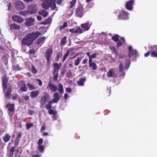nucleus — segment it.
Here are the masks:
<instances>
[{
  "mask_svg": "<svg viewBox=\"0 0 157 157\" xmlns=\"http://www.w3.org/2000/svg\"><path fill=\"white\" fill-rule=\"evenodd\" d=\"M41 34V33L38 31L28 34L22 40V45L28 46L30 45L33 41Z\"/></svg>",
  "mask_w": 157,
  "mask_h": 157,
  "instance_id": "nucleus-1",
  "label": "nucleus"
},
{
  "mask_svg": "<svg viewBox=\"0 0 157 157\" xmlns=\"http://www.w3.org/2000/svg\"><path fill=\"white\" fill-rule=\"evenodd\" d=\"M1 80L3 92L5 93L6 90L7 89L5 94V96L10 98L11 96L10 94L12 92V90L10 87L7 88V83L9 80V78L6 75H5L2 76Z\"/></svg>",
  "mask_w": 157,
  "mask_h": 157,
  "instance_id": "nucleus-2",
  "label": "nucleus"
},
{
  "mask_svg": "<svg viewBox=\"0 0 157 157\" xmlns=\"http://www.w3.org/2000/svg\"><path fill=\"white\" fill-rule=\"evenodd\" d=\"M42 6L44 9L47 10L50 7L52 10L56 9V10H58L56 7V0H45L43 2Z\"/></svg>",
  "mask_w": 157,
  "mask_h": 157,
  "instance_id": "nucleus-3",
  "label": "nucleus"
},
{
  "mask_svg": "<svg viewBox=\"0 0 157 157\" xmlns=\"http://www.w3.org/2000/svg\"><path fill=\"white\" fill-rule=\"evenodd\" d=\"M53 53V49L49 48L47 49L45 52L44 57L47 60V64L49 65L51 63V59Z\"/></svg>",
  "mask_w": 157,
  "mask_h": 157,
  "instance_id": "nucleus-4",
  "label": "nucleus"
},
{
  "mask_svg": "<svg viewBox=\"0 0 157 157\" xmlns=\"http://www.w3.org/2000/svg\"><path fill=\"white\" fill-rule=\"evenodd\" d=\"M84 8L81 5H78L75 9V14L77 17L80 18L82 17L83 15Z\"/></svg>",
  "mask_w": 157,
  "mask_h": 157,
  "instance_id": "nucleus-5",
  "label": "nucleus"
},
{
  "mask_svg": "<svg viewBox=\"0 0 157 157\" xmlns=\"http://www.w3.org/2000/svg\"><path fill=\"white\" fill-rule=\"evenodd\" d=\"M128 15V12L121 10L119 12V14L118 15V18L119 20H127L129 19Z\"/></svg>",
  "mask_w": 157,
  "mask_h": 157,
  "instance_id": "nucleus-6",
  "label": "nucleus"
},
{
  "mask_svg": "<svg viewBox=\"0 0 157 157\" xmlns=\"http://www.w3.org/2000/svg\"><path fill=\"white\" fill-rule=\"evenodd\" d=\"M129 53L128 56L129 57L131 58L132 56H134V57H137L138 56L137 54V51L135 49L132 50V47L131 46H129L128 47Z\"/></svg>",
  "mask_w": 157,
  "mask_h": 157,
  "instance_id": "nucleus-7",
  "label": "nucleus"
},
{
  "mask_svg": "<svg viewBox=\"0 0 157 157\" xmlns=\"http://www.w3.org/2000/svg\"><path fill=\"white\" fill-rule=\"evenodd\" d=\"M15 7L18 10H22L24 9L25 5L22 2L17 1L15 2Z\"/></svg>",
  "mask_w": 157,
  "mask_h": 157,
  "instance_id": "nucleus-8",
  "label": "nucleus"
},
{
  "mask_svg": "<svg viewBox=\"0 0 157 157\" xmlns=\"http://www.w3.org/2000/svg\"><path fill=\"white\" fill-rule=\"evenodd\" d=\"M29 14H34L37 12L36 7L34 5H32L29 7L28 10Z\"/></svg>",
  "mask_w": 157,
  "mask_h": 157,
  "instance_id": "nucleus-9",
  "label": "nucleus"
},
{
  "mask_svg": "<svg viewBox=\"0 0 157 157\" xmlns=\"http://www.w3.org/2000/svg\"><path fill=\"white\" fill-rule=\"evenodd\" d=\"M135 2L134 0H129L127 2L125 5L126 9L129 10H132L133 9V4Z\"/></svg>",
  "mask_w": 157,
  "mask_h": 157,
  "instance_id": "nucleus-10",
  "label": "nucleus"
},
{
  "mask_svg": "<svg viewBox=\"0 0 157 157\" xmlns=\"http://www.w3.org/2000/svg\"><path fill=\"white\" fill-rule=\"evenodd\" d=\"M12 19L13 21L19 23H21L24 21L23 18L16 15H14L12 17Z\"/></svg>",
  "mask_w": 157,
  "mask_h": 157,
  "instance_id": "nucleus-11",
  "label": "nucleus"
},
{
  "mask_svg": "<svg viewBox=\"0 0 157 157\" xmlns=\"http://www.w3.org/2000/svg\"><path fill=\"white\" fill-rule=\"evenodd\" d=\"M49 97V95L47 93H45L44 95L41 98L40 101V103L42 105H44L46 102L47 98Z\"/></svg>",
  "mask_w": 157,
  "mask_h": 157,
  "instance_id": "nucleus-12",
  "label": "nucleus"
},
{
  "mask_svg": "<svg viewBox=\"0 0 157 157\" xmlns=\"http://www.w3.org/2000/svg\"><path fill=\"white\" fill-rule=\"evenodd\" d=\"M34 19L32 18H29L27 19L25 23V25L28 26H30L33 25Z\"/></svg>",
  "mask_w": 157,
  "mask_h": 157,
  "instance_id": "nucleus-13",
  "label": "nucleus"
},
{
  "mask_svg": "<svg viewBox=\"0 0 157 157\" xmlns=\"http://www.w3.org/2000/svg\"><path fill=\"white\" fill-rule=\"evenodd\" d=\"M91 24H89V21H87L84 23L82 24L81 25V27L84 29V31H88L91 26Z\"/></svg>",
  "mask_w": 157,
  "mask_h": 157,
  "instance_id": "nucleus-14",
  "label": "nucleus"
},
{
  "mask_svg": "<svg viewBox=\"0 0 157 157\" xmlns=\"http://www.w3.org/2000/svg\"><path fill=\"white\" fill-rule=\"evenodd\" d=\"M62 65V64L61 63H55L53 64V66L55 68L54 69V71L53 72H54V73L55 72H58L59 71V69L61 67Z\"/></svg>",
  "mask_w": 157,
  "mask_h": 157,
  "instance_id": "nucleus-15",
  "label": "nucleus"
},
{
  "mask_svg": "<svg viewBox=\"0 0 157 157\" xmlns=\"http://www.w3.org/2000/svg\"><path fill=\"white\" fill-rule=\"evenodd\" d=\"M53 96L54 98L52 100H51V101L53 103H57L58 101L60 99V98L59 93H56L54 94Z\"/></svg>",
  "mask_w": 157,
  "mask_h": 157,
  "instance_id": "nucleus-16",
  "label": "nucleus"
},
{
  "mask_svg": "<svg viewBox=\"0 0 157 157\" xmlns=\"http://www.w3.org/2000/svg\"><path fill=\"white\" fill-rule=\"evenodd\" d=\"M93 61H91L90 59L89 60V65L90 67L92 68V70H95L97 68V66L96 63L93 62Z\"/></svg>",
  "mask_w": 157,
  "mask_h": 157,
  "instance_id": "nucleus-17",
  "label": "nucleus"
},
{
  "mask_svg": "<svg viewBox=\"0 0 157 157\" xmlns=\"http://www.w3.org/2000/svg\"><path fill=\"white\" fill-rule=\"evenodd\" d=\"M16 146H13L10 149L9 151L8 152L7 156L8 157H13V155Z\"/></svg>",
  "mask_w": 157,
  "mask_h": 157,
  "instance_id": "nucleus-18",
  "label": "nucleus"
},
{
  "mask_svg": "<svg viewBox=\"0 0 157 157\" xmlns=\"http://www.w3.org/2000/svg\"><path fill=\"white\" fill-rule=\"evenodd\" d=\"M39 94L38 90H33L30 93V97L32 98H36Z\"/></svg>",
  "mask_w": 157,
  "mask_h": 157,
  "instance_id": "nucleus-19",
  "label": "nucleus"
},
{
  "mask_svg": "<svg viewBox=\"0 0 157 157\" xmlns=\"http://www.w3.org/2000/svg\"><path fill=\"white\" fill-rule=\"evenodd\" d=\"M48 84L47 88H49V89L52 92H56L57 90V88L55 85L51 84L49 82Z\"/></svg>",
  "mask_w": 157,
  "mask_h": 157,
  "instance_id": "nucleus-20",
  "label": "nucleus"
},
{
  "mask_svg": "<svg viewBox=\"0 0 157 157\" xmlns=\"http://www.w3.org/2000/svg\"><path fill=\"white\" fill-rule=\"evenodd\" d=\"M46 38L44 36H42L38 38L36 41V44L38 45H42L45 40Z\"/></svg>",
  "mask_w": 157,
  "mask_h": 157,
  "instance_id": "nucleus-21",
  "label": "nucleus"
},
{
  "mask_svg": "<svg viewBox=\"0 0 157 157\" xmlns=\"http://www.w3.org/2000/svg\"><path fill=\"white\" fill-rule=\"evenodd\" d=\"M86 78H81L79 81H77L78 85L80 86H83L84 85V83L86 81Z\"/></svg>",
  "mask_w": 157,
  "mask_h": 157,
  "instance_id": "nucleus-22",
  "label": "nucleus"
},
{
  "mask_svg": "<svg viewBox=\"0 0 157 157\" xmlns=\"http://www.w3.org/2000/svg\"><path fill=\"white\" fill-rule=\"evenodd\" d=\"M10 136L8 133L6 134L2 137L3 141L5 143L8 142L10 140Z\"/></svg>",
  "mask_w": 157,
  "mask_h": 157,
  "instance_id": "nucleus-23",
  "label": "nucleus"
},
{
  "mask_svg": "<svg viewBox=\"0 0 157 157\" xmlns=\"http://www.w3.org/2000/svg\"><path fill=\"white\" fill-rule=\"evenodd\" d=\"M10 29L11 30L19 29L20 27L19 25L15 24H11L10 25Z\"/></svg>",
  "mask_w": 157,
  "mask_h": 157,
  "instance_id": "nucleus-24",
  "label": "nucleus"
},
{
  "mask_svg": "<svg viewBox=\"0 0 157 157\" xmlns=\"http://www.w3.org/2000/svg\"><path fill=\"white\" fill-rule=\"evenodd\" d=\"M14 104L8 103L7 104V107H8V110L11 112H13L14 110Z\"/></svg>",
  "mask_w": 157,
  "mask_h": 157,
  "instance_id": "nucleus-25",
  "label": "nucleus"
},
{
  "mask_svg": "<svg viewBox=\"0 0 157 157\" xmlns=\"http://www.w3.org/2000/svg\"><path fill=\"white\" fill-rule=\"evenodd\" d=\"M58 91L59 92L62 94L63 93V88L62 84L59 83L58 85Z\"/></svg>",
  "mask_w": 157,
  "mask_h": 157,
  "instance_id": "nucleus-26",
  "label": "nucleus"
},
{
  "mask_svg": "<svg viewBox=\"0 0 157 157\" xmlns=\"http://www.w3.org/2000/svg\"><path fill=\"white\" fill-rule=\"evenodd\" d=\"M67 43V37L66 36H65L62 39L60 43V45L61 46H63L66 44Z\"/></svg>",
  "mask_w": 157,
  "mask_h": 157,
  "instance_id": "nucleus-27",
  "label": "nucleus"
},
{
  "mask_svg": "<svg viewBox=\"0 0 157 157\" xmlns=\"http://www.w3.org/2000/svg\"><path fill=\"white\" fill-rule=\"evenodd\" d=\"M84 31L80 27H78L77 29L75 30V33L78 34H80L83 33Z\"/></svg>",
  "mask_w": 157,
  "mask_h": 157,
  "instance_id": "nucleus-28",
  "label": "nucleus"
},
{
  "mask_svg": "<svg viewBox=\"0 0 157 157\" xmlns=\"http://www.w3.org/2000/svg\"><path fill=\"white\" fill-rule=\"evenodd\" d=\"M52 21V19L50 18H48L45 21L42 22L41 24L46 25L50 23Z\"/></svg>",
  "mask_w": 157,
  "mask_h": 157,
  "instance_id": "nucleus-29",
  "label": "nucleus"
},
{
  "mask_svg": "<svg viewBox=\"0 0 157 157\" xmlns=\"http://www.w3.org/2000/svg\"><path fill=\"white\" fill-rule=\"evenodd\" d=\"M82 58V57H79L77 58L75 62V66H77L79 64Z\"/></svg>",
  "mask_w": 157,
  "mask_h": 157,
  "instance_id": "nucleus-30",
  "label": "nucleus"
},
{
  "mask_svg": "<svg viewBox=\"0 0 157 157\" xmlns=\"http://www.w3.org/2000/svg\"><path fill=\"white\" fill-rule=\"evenodd\" d=\"M52 74L54 75L53 77V81H56L57 80L58 77L59 76L58 72H55L54 73V72H52Z\"/></svg>",
  "mask_w": 157,
  "mask_h": 157,
  "instance_id": "nucleus-31",
  "label": "nucleus"
},
{
  "mask_svg": "<svg viewBox=\"0 0 157 157\" xmlns=\"http://www.w3.org/2000/svg\"><path fill=\"white\" fill-rule=\"evenodd\" d=\"M53 103L51 101H49L48 104L46 105V108L48 110H50L52 108V104Z\"/></svg>",
  "mask_w": 157,
  "mask_h": 157,
  "instance_id": "nucleus-32",
  "label": "nucleus"
},
{
  "mask_svg": "<svg viewBox=\"0 0 157 157\" xmlns=\"http://www.w3.org/2000/svg\"><path fill=\"white\" fill-rule=\"evenodd\" d=\"M39 14H41L44 17H47L48 15V12L44 10L39 11Z\"/></svg>",
  "mask_w": 157,
  "mask_h": 157,
  "instance_id": "nucleus-33",
  "label": "nucleus"
},
{
  "mask_svg": "<svg viewBox=\"0 0 157 157\" xmlns=\"http://www.w3.org/2000/svg\"><path fill=\"white\" fill-rule=\"evenodd\" d=\"M72 1L70 2V6L69 8H72L75 5L76 2V0H71Z\"/></svg>",
  "mask_w": 157,
  "mask_h": 157,
  "instance_id": "nucleus-34",
  "label": "nucleus"
},
{
  "mask_svg": "<svg viewBox=\"0 0 157 157\" xmlns=\"http://www.w3.org/2000/svg\"><path fill=\"white\" fill-rule=\"evenodd\" d=\"M27 85L31 90H33L36 89V87L31 83H27Z\"/></svg>",
  "mask_w": 157,
  "mask_h": 157,
  "instance_id": "nucleus-35",
  "label": "nucleus"
},
{
  "mask_svg": "<svg viewBox=\"0 0 157 157\" xmlns=\"http://www.w3.org/2000/svg\"><path fill=\"white\" fill-rule=\"evenodd\" d=\"M119 36L118 34H115L114 36L112 37V39L115 42H116L119 40Z\"/></svg>",
  "mask_w": 157,
  "mask_h": 157,
  "instance_id": "nucleus-36",
  "label": "nucleus"
},
{
  "mask_svg": "<svg viewBox=\"0 0 157 157\" xmlns=\"http://www.w3.org/2000/svg\"><path fill=\"white\" fill-rule=\"evenodd\" d=\"M20 14L23 16H26L29 14L28 10L24 11H20Z\"/></svg>",
  "mask_w": 157,
  "mask_h": 157,
  "instance_id": "nucleus-37",
  "label": "nucleus"
},
{
  "mask_svg": "<svg viewBox=\"0 0 157 157\" xmlns=\"http://www.w3.org/2000/svg\"><path fill=\"white\" fill-rule=\"evenodd\" d=\"M73 50L74 49L73 48L68 49L67 51L65 53L64 55L67 57L69 56L70 53L72 51H73Z\"/></svg>",
  "mask_w": 157,
  "mask_h": 157,
  "instance_id": "nucleus-38",
  "label": "nucleus"
},
{
  "mask_svg": "<svg viewBox=\"0 0 157 157\" xmlns=\"http://www.w3.org/2000/svg\"><path fill=\"white\" fill-rule=\"evenodd\" d=\"M48 113L50 115L53 114L55 116L57 114V112L51 109L48 110Z\"/></svg>",
  "mask_w": 157,
  "mask_h": 157,
  "instance_id": "nucleus-39",
  "label": "nucleus"
},
{
  "mask_svg": "<svg viewBox=\"0 0 157 157\" xmlns=\"http://www.w3.org/2000/svg\"><path fill=\"white\" fill-rule=\"evenodd\" d=\"M13 69L14 70L18 71L19 70H21L20 68V66L19 65H13Z\"/></svg>",
  "mask_w": 157,
  "mask_h": 157,
  "instance_id": "nucleus-40",
  "label": "nucleus"
},
{
  "mask_svg": "<svg viewBox=\"0 0 157 157\" xmlns=\"http://www.w3.org/2000/svg\"><path fill=\"white\" fill-rule=\"evenodd\" d=\"M97 53H94L91 55L90 58H89V60H91V61H92V59H94L97 57Z\"/></svg>",
  "mask_w": 157,
  "mask_h": 157,
  "instance_id": "nucleus-41",
  "label": "nucleus"
},
{
  "mask_svg": "<svg viewBox=\"0 0 157 157\" xmlns=\"http://www.w3.org/2000/svg\"><path fill=\"white\" fill-rule=\"evenodd\" d=\"M151 56L152 57H156L157 56V51H153L151 54Z\"/></svg>",
  "mask_w": 157,
  "mask_h": 157,
  "instance_id": "nucleus-42",
  "label": "nucleus"
},
{
  "mask_svg": "<svg viewBox=\"0 0 157 157\" xmlns=\"http://www.w3.org/2000/svg\"><path fill=\"white\" fill-rule=\"evenodd\" d=\"M29 55H30L31 54H34L35 53V50L33 49H30L28 52Z\"/></svg>",
  "mask_w": 157,
  "mask_h": 157,
  "instance_id": "nucleus-43",
  "label": "nucleus"
},
{
  "mask_svg": "<svg viewBox=\"0 0 157 157\" xmlns=\"http://www.w3.org/2000/svg\"><path fill=\"white\" fill-rule=\"evenodd\" d=\"M8 59L7 55H4L2 56V58L1 60L2 61H5V62H6H6H7V59Z\"/></svg>",
  "mask_w": 157,
  "mask_h": 157,
  "instance_id": "nucleus-44",
  "label": "nucleus"
},
{
  "mask_svg": "<svg viewBox=\"0 0 157 157\" xmlns=\"http://www.w3.org/2000/svg\"><path fill=\"white\" fill-rule=\"evenodd\" d=\"M33 124L32 123H28L26 124V129L28 130L31 127H33Z\"/></svg>",
  "mask_w": 157,
  "mask_h": 157,
  "instance_id": "nucleus-45",
  "label": "nucleus"
},
{
  "mask_svg": "<svg viewBox=\"0 0 157 157\" xmlns=\"http://www.w3.org/2000/svg\"><path fill=\"white\" fill-rule=\"evenodd\" d=\"M110 50L113 51L114 53L116 54V55L117 54V50L115 49V48L114 47H111L109 48Z\"/></svg>",
  "mask_w": 157,
  "mask_h": 157,
  "instance_id": "nucleus-46",
  "label": "nucleus"
},
{
  "mask_svg": "<svg viewBox=\"0 0 157 157\" xmlns=\"http://www.w3.org/2000/svg\"><path fill=\"white\" fill-rule=\"evenodd\" d=\"M32 72L34 74H36L37 72V70L35 68L33 65L32 66Z\"/></svg>",
  "mask_w": 157,
  "mask_h": 157,
  "instance_id": "nucleus-47",
  "label": "nucleus"
},
{
  "mask_svg": "<svg viewBox=\"0 0 157 157\" xmlns=\"http://www.w3.org/2000/svg\"><path fill=\"white\" fill-rule=\"evenodd\" d=\"M39 150L41 152L44 151V147L42 145H39L38 147Z\"/></svg>",
  "mask_w": 157,
  "mask_h": 157,
  "instance_id": "nucleus-48",
  "label": "nucleus"
},
{
  "mask_svg": "<svg viewBox=\"0 0 157 157\" xmlns=\"http://www.w3.org/2000/svg\"><path fill=\"white\" fill-rule=\"evenodd\" d=\"M107 76L108 77H111L113 76V72L112 70L109 71L107 73Z\"/></svg>",
  "mask_w": 157,
  "mask_h": 157,
  "instance_id": "nucleus-49",
  "label": "nucleus"
},
{
  "mask_svg": "<svg viewBox=\"0 0 157 157\" xmlns=\"http://www.w3.org/2000/svg\"><path fill=\"white\" fill-rule=\"evenodd\" d=\"M67 22H64L63 25L59 27L60 28V30L64 29L65 27L67 26Z\"/></svg>",
  "mask_w": 157,
  "mask_h": 157,
  "instance_id": "nucleus-50",
  "label": "nucleus"
},
{
  "mask_svg": "<svg viewBox=\"0 0 157 157\" xmlns=\"http://www.w3.org/2000/svg\"><path fill=\"white\" fill-rule=\"evenodd\" d=\"M20 89L21 90L25 92L27 90V89L26 88V86L25 83L24 84V86H21Z\"/></svg>",
  "mask_w": 157,
  "mask_h": 157,
  "instance_id": "nucleus-51",
  "label": "nucleus"
},
{
  "mask_svg": "<svg viewBox=\"0 0 157 157\" xmlns=\"http://www.w3.org/2000/svg\"><path fill=\"white\" fill-rule=\"evenodd\" d=\"M66 76L68 78H70L72 76V74L71 71H69L66 75Z\"/></svg>",
  "mask_w": 157,
  "mask_h": 157,
  "instance_id": "nucleus-52",
  "label": "nucleus"
},
{
  "mask_svg": "<svg viewBox=\"0 0 157 157\" xmlns=\"http://www.w3.org/2000/svg\"><path fill=\"white\" fill-rule=\"evenodd\" d=\"M62 56V54L61 53H58L57 54V55L56 56V61H58L60 57H61Z\"/></svg>",
  "mask_w": 157,
  "mask_h": 157,
  "instance_id": "nucleus-53",
  "label": "nucleus"
},
{
  "mask_svg": "<svg viewBox=\"0 0 157 157\" xmlns=\"http://www.w3.org/2000/svg\"><path fill=\"white\" fill-rule=\"evenodd\" d=\"M119 71L120 72H122L123 70V67L121 62V63L119 65Z\"/></svg>",
  "mask_w": 157,
  "mask_h": 157,
  "instance_id": "nucleus-54",
  "label": "nucleus"
},
{
  "mask_svg": "<svg viewBox=\"0 0 157 157\" xmlns=\"http://www.w3.org/2000/svg\"><path fill=\"white\" fill-rule=\"evenodd\" d=\"M122 45V43L120 41H118L117 43V47L118 48L121 46Z\"/></svg>",
  "mask_w": 157,
  "mask_h": 157,
  "instance_id": "nucleus-55",
  "label": "nucleus"
},
{
  "mask_svg": "<svg viewBox=\"0 0 157 157\" xmlns=\"http://www.w3.org/2000/svg\"><path fill=\"white\" fill-rule=\"evenodd\" d=\"M43 143V140L42 138L40 139L37 142L38 145H41Z\"/></svg>",
  "mask_w": 157,
  "mask_h": 157,
  "instance_id": "nucleus-56",
  "label": "nucleus"
},
{
  "mask_svg": "<svg viewBox=\"0 0 157 157\" xmlns=\"http://www.w3.org/2000/svg\"><path fill=\"white\" fill-rule=\"evenodd\" d=\"M20 142V139H16V140H15L14 142V145L16 146H17L18 144Z\"/></svg>",
  "mask_w": 157,
  "mask_h": 157,
  "instance_id": "nucleus-57",
  "label": "nucleus"
},
{
  "mask_svg": "<svg viewBox=\"0 0 157 157\" xmlns=\"http://www.w3.org/2000/svg\"><path fill=\"white\" fill-rule=\"evenodd\" d=\"M28 110V114L30 115H33V110H31V109H29Z\"/></svg>",
  "mask_w": 157,
  "mask_h": 157,
  "instance_id": "nucleus-58",
  "label": "nucleus"
},
{
  "mask_svg": "<svg viewBox=\"0 0 157 157\" xmlns=\"http://www.w3.org/2000/svg\"><path fill=\"white\" fill-rule=\"evenodd\" d=\"M46 129V127L45 126V124H44V125H43L42 126V127L40 129V131L41 132H42V131H44Z\"/></svg>",
  "mask_w": 157,
  "mask_h": 157,
  "instance_id": "nucleus-59",
  "label": "nucleus"
},
{
  "mask_svg": "<svg viewBox=\"0 0 157 157\" xmlns=\"http://www.w3.org/2000/svg\"><path fill=\"white\" fill-rule=\"evenodd\" d=\"M21 132H18L17 136L16 138L17 139H19V138H21Z\"/></svg>",
  "mask_w": 157,
  "mask_h": 157,
  "instance_id": "nucleus-60",
  "label": "nucleus"
},
{
  "mask_svg": "<svg viewBox=\"0 0 157 157\" xmlns=\"http://www.w3.org/2000/svg\"><path fill=\"white\" fill-rule=\"evenodd\" d=\"M66 91L68 93H71L72 91L71 89L69 87H67L66 89Z\"/></svg>",
  "mask_w": 157,
  "mask_h": 157,
  "instance_id": "nucleus-61",
  "label": "nucleus"
},
{
  "mask_svg": "<svg viewBox=\"0 0 157 157\" xmlns=\"http://www.w3.org/2000/svg\"><path fill=\"white\" fill-rule=\"evenodd\" d=\"M75 28H72L70 29L69 32L72 33H75Z\"/></svg>",
  "mask_w": 157,
  "mask_h": 157,
  "instance_id": "nucleus-62",
  "label": "nucleus"
},
{
  "mask_svg": "<svg viewBox=\"0 0 157 157\" xmlns=\"http://www.w3.org/2000/svg\"><path fill=\"white\" fill-rule=\"evenodd\" d=\"M36 80L38 82L39 85H40V86L42 85V82L41 80L39 79H37Z\"/></svg>",
  "mask_w": 157,
  "mask_h": 157,
  "instance_id": "nucleus-63",
  "label": "nucleus"
},
{
  "mask_svg": "<svg viewBox=\"0 0 157 157\" xmlns=\"http://www.w3.org/2000/svg\"><path fill=\"white\" fill-rule=\"evenodd\" d=\"M87 59H85L83 60L82 61V63L84 64H85L87 63Z\"/></svg>",
  "mask_w": 157,
  "mask_h": 157,
  "instance_id": "nucleus-64",
  "label": "nucleus"
}]
</instances>
